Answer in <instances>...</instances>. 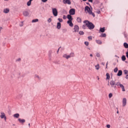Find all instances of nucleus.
Listing matches in <instances>:
<instances>
[{"instance_id":"1","label":"nucleus","mask_w":128,"mask_h":128,"mask_svg":"<svg viewBox=\"0 0 128 128\" xmlns=\"http://www.w3.org/2000/svg\"><path fill=\"white\" fill-rule=\"evenodd\" d=\"M84 24H86V26L89 30H94V24L88 20H84Z\"/></svg>"},{"instance_id":"2","label":"nucleus","mask_w":128,"mask_h":128,"mask_svg":"<svg viewBox=\"0 0 128 128\" xmlns=\"http://www.w3.org/2000/svg\"><path fill=\"white\" fill-rule=\"evenodd\" d=\"M84 10H85L86 12H88V14L92 16L94 18L96 16L94 13L92 12L90 10V7H88V6H86L85 7Z\"/></svg>"},{"instance_id":"3","label":"nucleus","mask_w":128,"mask_h":128,"mask_svg":"<svg viewBox=\"0 0 128 128\" xmlns=\"http://www.w3.org/2000/svg\"><path fill=\"white\" fill-rule=\"evenodd\" d=\"M74 53L71 52L70 55H67L66 54H64L63 56V58H65L66 60H68V58H74Z\"/></svg>"},{"instance_id":"4","label":"nucleus","mask_w":128,"mask_h":128,"mask_svg":"<svg viewBox=\"0 0 128 128\" xmlns=\"http://www.w3.org/2000/svg\"><path fill=\"white\" fill-rule=\"evenodd\" d=\"M108 86H110L111 88H116V82L114 80H110V83L108 84Z\"/></svg>"},{"instance_id":"5","label":"nucleus","mask_w":128,"mask_h":128,"mask_svg":"<svg viewBox=\"0 0 128 128\" xmlns=\"http://www.w3.org/2000/svg\"><path fill=\"white\" fill-rule=\"evenodd\" d=\"M52 12L54 16H58V9L56 8H52Z\"/></svg>"},{"instance_id":"6","label":"nucleus","mask_w":128,"mask_h":128,"mask_svg":"<svg viewBox=\"0 0 128 128\" xmlns=\"http://www.w3.org/2000/svg\"><path fill=\"white\" fill-rule=\"evenodd\" d=\"M0 118H4V120H6V114L4 112H1Z\"/></svg>"},{"instance_id":"7","label":"nucleus","mask_w":128,"mask_h":128,"mask_svg":"<svg viewBox=\"0 0 128 128\" xmlns=\"http://www.w3.org/2000/svg\"><path fill=\"white\" fill-rule=\"evenodd\" d=\"M69 13L70 14V15L74 16L76 14V10L74 8H72L70 10Z\"/></svg>"},{"instance_id":"8","label":"nucleus","mask_w":128,"mask_h":128,"mask_svg":"<svg viewBox=\"0 0 128 128\" xmlns=\"http://www.w3.org/2000/svg\"><path fill=\"white\" fill-rule=\"evenodd\" d=\"M80 28H78V25H76L74 26V30L75 32H78Z\"/></svg>"},{"instance_id":"9","label":"nucleus","mask_w":128,"mask_h":128,"mask_svg":"<svg viewBox=\"0 0 128 128\" xmlns=\"http://www.w3.org/2000/svg\"><path fill=\"white\" fill-rule=\"evenodd\" d=\"M122 106H126V98H124L122 100Z\"/></svg>"},{"instance_id":"10","label":"nucleus","mask_w":128,"mask_h":128,"mask_svg":"<svg viewBox=\"0 0 128 128\" xmlns=\"http://www.w3.org/2000/svg\"><path fill=\"white\" fill-rule=\"evenodd\" d=\"M64 4H70L72 2H70V0H63Z\"/></svg>"},{"instance_id":"11","label":"nucleus","mask_w":128,"mask_h":128,"mask_svg":"<svg viewBox=\"0 0 128 128\" xmlns=\"http://www.w3.org/2000/svg\"><path fill=\"white\" fill-rule=\"evenodd\" d=\"M3 12H4V14H8V12H10V8H4L3 10Z\"/></svg>"},{"instance_id":"12","label":"nucleus","mask_w":128,"mask_h":128,"mask_svg":"<svg viewBox=\"0 0 128 128\" xmlns=\"http://www.w3.org/2000/svg\"><path fill=\"white\" fill-rule=\"evenodd\" d=\"M72 20H68L67 22V24H69L70 26H74V24H72Z\"/></svg>"},{"instance_id":"13","label":"nucleus","mask_w":128,"mask_h":128,"mask_svg":"<svg viewBox=\"0 0 128 128\" xmlns=\"http://www.w3.org/2000/svg\"><path fill=\"white\" fill-rule=\"evenodd\" d=\"M18 120L20 124H24L26 122V120L24 119L18 118Z\"/></svg>"},{"instance_id":"14","label":"nucleus","mask_w":128,"mask_h":128,"mask_svg":"<svg viewBox=\"0 0 128 128\" xmlns=\"http://www.w3.org/2000/svg\"><path fill=\"white\" fill-rule=\"evenodd\" d=\"M106 32V28L104 27L102 28H100V32Z\"/></svg>"},{"instance_id":"15","label":"nucleus","mask_w":128,"mask_h":128,"mask_svg":"<svg viewBox=\"0 0 128 128\" xmlns=\"http://www.w3.org/2000/svg\"><path fill=\"white\" fill-rule=\"evenodd\" d=\"M122 70H119L117 74V76H122Z\"/></svg>"},{"instance_id":"16","label":"nucleus","mask_w":128,"mask_h":128,"mask_svg":"<svg viewBox=\"0 0 128 128\" xmlns=\"http://www.w3.org/2000/svg\"><path fill=\"white\" fill-rule=\"evenodd\" d=\"M23 14L24 16H28V14H30L28 13V12L26 11H24L23 12Z\"/></svg>"},{"instance_id":"17","label":"nucleus","mask_w":128,"mask_h":128,"mask_svg":"<svg viewBox=\"0 0 128 128\" xmlns=\"http://www.w3.org/2000/svg\"><path fill=\"white\" fill-rule=\"evenodd\" d=\"M67 18L69 20H72V16H70V14L68 15Z\"/></svg>"},{"instance_id":"18","label":"nucleus","mask_w":128,"mask_h":128,"mask_svg":"<svg viewBox=\"0 0 128 128\" xmlns=\"http://www.w3.org/2000/svg\"><path fill=\"white\" fill-rule=\"evenodd\" d=\"M100 36V38H106V33H102Z\"/></svg>"},{"instance_id":"19","label":"nucleus","mask_w":128,"mask_h":128,"mask_svg":"<svg viewBox=\"0 0 128 128\" xmlns=\"http://www.w3.org/2000/svg\"><path fill=\"white\" fill-rule=\"evenodd\" d=\"M120 88H122V92H126V90L124 89V86L122 84H120Z\"/></svg>"},{"instance_id":"20","label":"nucleus","mask_w":128,"mask_h":128,"mask_svg":"<svg viewBox=\"0 0 128 128\" xmlns=\"http://www.w3.org/2000/svg\"><path fill=\"white\" fill-rule=\"evenodd\" d=\"M96 42L98 44H102V40H96Z\"/></svg>"},{"instance_id":"21","label":"nucleus","mask_w":128,"mask_h":128,"mask_svg":"<svg viewBox=\"0 0 128 128\" xmlns=\"http://www.w3.org/2000/svg\"><path fill=\"white\" fill-rule=\"evenodd\" d=\"M14 117L16 118H20V114H16L14 115Z\"/></svg>"},{"instance_id":"22","label":"nucleus","mask_w":128,"mask_h":128,"mask_svg":"<svg viewBox=\"0 0 128 128\" xmlns=\"http://www.w3.org/2000/svg\"><path fill=\"white\" fill-rule=\"evenodd\" d=\"M106 80H110V74L106 73Z\"/></svg>"},{"instance_id":"23","label":"nucleus","mask_w":128,"mask_h":128,"mask_svg":"<svg viewBox=\"0 0 128 128\" xmlns=\"http://www.w3.org/2000/svg\"><path fill=\"white\" fill-rule=\"evenodd\" d=\"M60 26H61L60 22H58L57 24V28H58V30H60Z\"/></svg>"},{"instance_id":"24","label":"nucleus","mask_w":128,"mask_h":128,"mask_svg":"<svg viewBox=\"0 0 128 128\" xmlns=\"http://www.w3.org/2000/svg\"><path fill=\"white\" fill-rule=\"evenodd\" d=\"M76 20L78 22H82V18H80L78 17Z\"/></svg>"},{"instance_id":"25","label":"nucleus","mask_w":128,"mask_h":128,"mask_svg":"<svg viewBox=\"0 0 128 128\" xmlns=\"http://www.w3.org/2000/svg\"><path fill=\"white\" fill-rule=\"evenodd\" d=\"M124 46L126 48H128V44L126 42H124Z\"/></svg>"},{"instance_id":"26","label":"nucleus","mask_w":128,"mask_h":128,"mask_svg":"<svg viewBox=\"0 0 128 128\" xmlns=\"http://www.w3.org/2000/svg\"><path fill=\"white\" fill-rule=\"evenodd\" d=\"M122 60L123 61L126 60V56H122Z\"/></svg>"},{"instance_id":"27","label":"nucleus","mask_w":128,"mask_h":128,"mask_svg":"<svg viewBox=\"0 0 128 128\" xmlns=\"http://www.w3.org/2000/svg\"><path fill=\"white\" fill-rule=\"evenodd\" d=\"M96 67V69L97 70H100V65L98 64L97 65H96L95 66Z\"/></svg>"},{"instance_id":"28","label":"nucleus","mask_w":128,"mask_h":128,"mask_svg":"<svg viewBox=\"0 0 128 128\" xmlns=\"http://www.w3.org/2000/svg\"><path fill=\"white\" fill-rule=\"evenodd\" d=\"M38 22V19H35L32 20V22Z\"/></svg>"},{"instance_id":"29","label":"nucleus","mask_w":128,"mask_h":128,"mask_svg":"<svg viewBox=\"0 0 128 128\" xmlns=\"http://www.w3.org/2000/svg\"><path fill=\"white\" fill-rule=\"evenodd\" d=\"M30 4H32V2L30 1H28V2H27V6H30Z\"/></svg>"},{"instance_id":"30","label":"nucleus","mask_w":128,"mask_h":128,"mask_svg":"<svg viewBox=\"0 0 128 128\" xmlns=\"http://www.w3.org/2000/svg\"><path fill=\"white\" fill-rule=\"evenodd\" d=\"M120 84H120V82H116V86H120Z\"/></svg>"},{"instance_id":"31","label":"nucleus","mask_w":128,"mask_h":128,"mask_svg":"<svg viewBox=\"0 0 128 128\" xmlns=\"http://www.w3.org/2000/svg\"><path fill=\"white\" fill-rule=\"evenodd\" d=\"M118 68H115L114 69V72H118Z\"/></svg>"},{"instance_id":"32","label":"nucleus","mask_w":128,"mask_h":128,"mask_svg":"<svg viewBox=\"0 0 128 128\" xmlns=\"http://www.w3.org/2000/svg\"><path fill=\"white\" fill-rule=\"evenodd\" d=\"M124 74H128V70H124Z\"/></svg>"},{"instance_id":"33","label":"nucleus","mask_w":128,"mask_h":128,"mask_svg":"<svg viewBox=\"0 0 128 128\" xmlns=\"http://www.w3.org/2000/svg\"><path fill=\"white\" fill-rule=\"evenodd\" d=\"M88 40H92V36L88 37Z\"/></svg>"},{"instance_id":"34","label":"nucleus","mask_w":128,"mask_h":128,"mask_svg":"<svg viewBox=\"0 0 128 128\" xmlns=\"http://www.w3.org/2000/svg\"><path fill=\"white\" fill-rule=\"evenodd\" d=\"M58 20H59L60 22H63V20L60 18H58Z\"/></svg>"},{"instance_id":"35","label":"nucleus","mask_w":128,"mask_h":128,"mask_svg":"<svg viewBox=\"0 0 128 128\" xmlns=\"http://www.w3.org/2000/svg\"><path fill=\"white\" fill-rule=\"evenodd\" d=\"M82 28L84 30H85L86 28V24L83 25Z\"/></svg>"},{"instance_id":"36","label":"nucleus","mask_w":128,"mask_h":128,"mask_svg":"<svg viewBox=\"0 0 128 128\" xmlns=\"http://www.w3.org/2000/svg\"><path fill=\"white\" fill-rule=\"evenodd\" d=\"M35 78H38V80H40V76H38V75H36Z\"/></svg>"},{"instance_id":"37","label":"nucleus","mask_w":128,"mask_h":128,"mask_svg":"<svg viewBox=\"0 0 128 128\" xmlns=\"http://www.w3.org/2000/svg\"><path fill=\"white\" fill-rule=\"evenodd\" d=\"M112 94L110 93L108 95V97L110 98H112Z\"/></svg>"},{"instance_id":"38","label":"nucleus","mask_w":128,"mask_h":128,"mask_svg":"<svg viewBox=\"0 0 128 128\" xmlns=\"http://www.w3.org/2000/svg\"><path fill=\"white\" fill-rule=\"evenodd\" d=\"M84 34V32L82 31H80L79 32V34H80V35H82V34Z\"/></svg>"},{"instance_id":"39","label":"nucleus","mask_w":128,"mask_h":128,"mask_svg":"<svg viewBox=\"0 0 128 128\" xmlns=\"http://www.w3.org/2000/svg\"><path fill=\"white\" fill-rule=\"evenodd\" d=\"M84 44L86 46H88V42H84Z\"/></svg>"},{"instance_id":"40","label":"nucleus","mask_w":128,"mask_h":128,"mask_svg":"<svg viewBox=\"0 0 128 128\" xmlns=\"http://www.w3.org/2000/svg\"><path fill=\"white\" fill-rule=\"evenodd\" d=\"M48 22H49V23L52 22V19H51V18H50L48 20Z\"/></svg>"},{"instance_id":"41","label":"nucleus","mask_w":128,"mask_h":128,"mask_svg":"<svg viewBox=\"0 0 128 128\" xmlns=\"http://www.w3.org/2000/svg\"><path fill=\"white\" fill-rule=\"evenodd\" d=\"M42 2H48V0H42Z\"/></svg>"},{"instance_id":"42","label":"nucleus","mask_w":128,"mask_h":128,"mask_svg":"<svg viewBox=\"0 0 128 128\" xmlns=\"http://www.w3.org/2000/svg\"><path fill=\"white\" fill-rule=\"evenodd\" d=\"M63 18H64V20L66 19V16L64 15V16H63Z\"/></svg>"},{"instance_id":"43","label":"nucleus","mask_w":128,"mask_h":128,"mask_svg":"<svg viewBox=\"0 0 128 128\" xmlns=\"http://www.w3.org/2000/svg\"><path fill=\"white\" fill-rule=\"evenodd\" d=\"M106 128H110V124H107V125H106Z\"/></svg>"},{"instance_id":"44","label":"nucleus","mask_w":128,"mask_h":128,"mask_svg":"<svg viewBox=\"0 0 128 128\" xmlns=\"http://www.w3.org/2000/svg\"><path fill=\"white\" fill-rule=\"evenodd\" d=\"M24 24V23L22 22H21V24H20V26H22Z\"/></svg>"},{"instance_id":"45","label":"nucleus","mask_w":128,"mask_h":128,"mask_svg":"<svg viewBox=\"0 0 128 128\" xmlns=\"http://www.w3.org/2000/svg\"><path fill=\"white\" fill-rule=\"evenodd\" d=\"M20 58H18V60H17V61L18 62H20Z\"/></svg>"},{"instance_id":"46","label":"nucleus","mask_w":128,"mask_h":128,"mask_svg":"<svg viewBox=\"0 0 128 128\" xmlns=\"http://www.w3.org/2000/svg\"><path fill=\"white\" fill-rule=\"evenodd\" d=\"M89 2H92V0H88Z\"/></svg>"},{"instance_id":"47","label":"nucleus","mask_w":128,"mask_h":128,"mask_svg":"<svg viewBox=\"0 0 128 128\" xmlns=\"http://www.w3.org/2000/svg\"><path fill=\"white\" fill-rule=\"evenodd\" d=\"M100 54H96V56H98V58H100Z\"/></svg>"},{"instance_id":"48","label":"nucleus","mask_w":128,"mask_h":128,"mask_svg":"<svg viewBox=\"0 0 128 128\" xmlns=\"http://www.w3.org/2000/svg\"><path fill=\"white\" fill-rule=\"evenodd\" d=\"M124 36L125 38H126V36H128V34H124Z\"/></svg>"},{"instance_id":"49","label":"nucleus","mask_w":128,"mask_h":128,"mask_svg":"<svg viewBox=\"0 0 128 128\" xmlns=\"http://www.w3.org/2000/svg\"><path fill=\"white\" fill-rule=\"evenodd\" d=\"M126 79L128 80V74H127V75L126 76Z\"/></svg>"},{"instance_id":"50","label":"nucleus","mask_w":128,"mask_h":128,"mask_svg":"<svg viewBox=\"0 0 128 128\" xmlns=\"http://www.w3.org/2000/svg\"><path fill=\"white\" fill-rule=\"evenodd\" d=\"M2 28L0 27V31L2 30Z\"/></svg>"},{"instance_id":"51","label":"nucleus","mask_w":128,"mask_h":128,"mask_svg":"<svg viewBox=\"0 0 128 128\" xmlns=\"http://www.w3.org/2000/svg\"><path fill=\"white\" fill-rule=\"evenodd\" d=\"M60 48H58V50L57 51V52H58V51L60 50Z\"/></svg>"},{"instance_id":"52","label":"nucleus","mask_w":128,"mask_h":128,"mask_svg":"<svg viewBox=\"0 0 128 128\" xmlns=\"http://www.w3.org/2000/svg\"><path fill=\"white\" fill-rule=\"evenodd\" d=\"M98 14H100V11H98Z\"/></svg>"},{"instance_id":"53","label":"nucleus","mask_w":128,"mask_h":128,"mask_svg":"<svg viewBox=\"0 0 128 128\" xmlns=\"http://www.w3.org/2000/svg\"><path fill=\"white\" fill-rule=\"evenodd\" d=\"M108 62H107V63H106V66H108Z\"/></svg>"},{"instance_id":"54","label":"nucleus","mask_w":128,"mask_h":128,"mask_svg":"<svg viewBox=\"0 0 128 128\" xmlns=\"http://www.w3.org/2000/svg\"><path fill=\"white\" fill-rule=\"evenodd\" d=\"M90 56H92V54H90Z\"/></svg>"},{"instance_id":"55","label":"nucleus","mask_w":128,"mask_h":128,"mask_svg":"<svg viewBox=\"0 0 128 128\" xmlns=\"http://www.w3.org/2000/svg\"><path fill=\"white\" fill-rule=\"evenodd\" d=\"M28 126H30V124H28Z\"/></svg>"},{"instance_id":"56","label":"nucleus","mask_w":128,"mask_h":128,"mask_svg":"<svg viewBox=\"0 0 128 128\" xmlns=\"http://www.w3.org/2000/svg\"><path fill=\"white\" fill-rule=\"evenodd\" d=\"M83 2H86V0H82Z\"/></svg>"},{"instance_id":"57","label":"nucleus","mask_w":128,"mask_h":128,"mask_svg":"<svg viewBox=\"0 0 128 128\" xmlns=\"http://www.w3.org/2000/svg\"><path fill=\"white\" fill-rule=\"evenodd\" d=\"M33 0H29V2H32Z\"/></svg>"},{"instance_id":"58","label":"nucleus","mask_w":128,"mask_h":128,"mask_svg":"<svg viewBox=\"0 0 128 128\" xmlns=\"http://www.w3.org/2000/svg\"><path fill=\"white\" fill-rule=\"evenodd\" d=\"M5 2H8V0H4Z\"/></svg>"},{"instance_id":"59","label":"nucleus","mask_w":128,"mask_h":128,"mask_svg":"<svg viewBox=\"0 0 128 128\" xmlns=\"http://www.w3.org/2000/svg\"><path fill=\"white\" fill-rule=\"evenodd\" d=\"M102 64H103V66H104V63H102Z\"/></svg>"},{"instance_id":"60","label":"nucleus","mask_w":128,"mask_h":128,"mask_svg":"<svg viewBox=\"0 0 128 128\" xmlns=\"http://www.w3.org/2000/svg\"><path fill=\"white\" fill-rule=\"evenodd\" d=\"M106 68H108V66H106Z\"/></svg>"},{"instance_id":"61","label":"nucleus","mask_w":128,"mask_h":128,"mask_svg":"<svg viewBox=\"0 0 128 128\" xmlns=\"http://www.w3.org/2000/svg\"><path fill=\"white\" fill-rule=\"evenodd\" d=\"M117 114H118V111L117 112Z\"/></svg>"},{"instance_id":"62","label":"nucleus","mask_w":128,"mask_h":128,"mask_svg":"<svg viewBox=\"0 0 128 128\" xmlns=\"http://www.w3.org/2000/svg\"><path fill=\"white\" fill-rule=\"evenodd\" d=\"M98 80H100V78H98Z\"/></svg>"}]
</instances>
